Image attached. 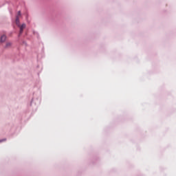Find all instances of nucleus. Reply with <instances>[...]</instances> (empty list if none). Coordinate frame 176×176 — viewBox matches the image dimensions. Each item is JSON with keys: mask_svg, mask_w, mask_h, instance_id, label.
Wrapping results in <instances>:
<instances>
[{"mask_svg": "<svg viewBox=\"0 0 176 176\" xmlns=\"http://www.w3.org/2000/svg\"><path fill=\"white\" fill-rule=\"evenodd\" d=\"M16 16H18V17H19V16H21V11H19L17 12V15Z\"/></svg>", "mask_w": 176, "mask_h": 176, "instance_id": "obj_5", "label": "nucleus"}, {"mask_svg": "<svg viewBox=\"0 0 176 176\" xmlns=\"http://www.w3.org/2000/svg\"><path fill=\"white\" fill-rule=\"evenodd\" d=\"M18 27L20 28L19 34V36H20L21 34H23V31H24V28H25V23H23L21 25H20V26H18Z\"/></svg>", "mask_w": 176, "mask_h": 176, "instance_id": "obj_1", "label": "nucleus"}, {"mask_svg": "<svg viewBox=\"0 0 176 176\" xmlns=\"http://www.w3.org/2000/svg\"><path fill=\"white\" fill-rule=\"evenodd\" d=\"M15 23L17 27H20V19L19 16H16Z\"/></svg>", "mask_w": 176, "mask_h": 176, "instance_id": "obj_2", "label": "nucleus"}, {"mask_svg": "<svg viewBox=\"0 0 176 176\" xmlns=\"http://www.w3.org/2000/svg\"><path fill=\"white\" fill-rule=\"evenodd\" d=\"M9 46H12V43H7L6 45V47H9Z\"/></svg>", "mask_w": 176, "mask_h": 176, "instance_id": "obj_4", "label": "nucleus"}, {"mask_svg": "<svg viewBox=\"0 0 176 176\" xmlns=\"http://www.w3.org/2000/svg\"><path fill=\"white\" fill-rule=\"evenodd\" d=\"M4 141H6V139L0 140V143H1V142H3Z\"/></svg>", "mask_w": 176, "mask_h": 176, "instance_id": "obj_6", "label": "nucleus"}, {"mask_svg": "<svg viewBox=\"0 0 176 176\" xmlns=\"http://www.w3.org/2000/svg\"><path fill=\"white\" fill-rule=\"evenodd\" d=\"M5 41H6V35L3 34L0 38V42H1V43H3V42H5Z\"/></svg>", "mask_w": 176, "mask_h": 176, "instance_id": "obj_3", "label": "nucleus"}]
</instances>
